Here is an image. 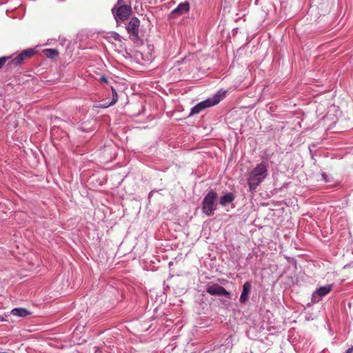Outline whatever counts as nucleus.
<instances>
[{
	"label": "nucleus",
	"mask_w": 353,
	"mask_h": 353,
	"mask_svg": "<svg viewBox=\"0 0 353 353\" xmlns=\"http://www.w3.org/2000/svg\"><path fill=\"white\" fill-rule=\"evenodd\" d=\"M267 175V165L264 163L258 164L248 176V183L250 191H254Z\"/></svg>",
	"instance_id": "f257e3e1"
},
{
	"label": "nucleus",
	"mask_w": 353,
	"mask_h": 353,
	"mask_svg": "<svg viewBox=\"0 0 353 353\" xmlns=\"http://www.w3.org/2000/svg\"><path fill=\"white\" fill-rule=\"evenodd\" d=\"M224 97L225 93L218 92L212 98H209L194 106L191 110L190 114H198L207 108L218 104Z\"/></svg>",
	"instance_id": "f03ea898"
},
{
	"label": "nucleus",
	"mask_w": 353,
	"mask_h": 353,
	"mask_svg": "<svg viewBox=\"0 0 353 353\" xmlns=\"http://www.w3.org/2000/svg\"><path fill=\"white\" fill-rule=\"evenodd\" d=\"M217 197V194L214 190H210L204 197L203 201L202 211L207 216L214 214L215 210L214 201Z\"/></svg>",
	"instance_id": "7ed1b4c3"
},
{
	"label": "nucleus",
	"mask_w": 353,
	"mask_h": 353,
	"mask_svg": "<svg viewBox=\"0 0 353 353\" xmlns=\"http://www.w3.org/2000/svg\"><path fill=\"white\" fill-rule=\"evenodd\" d=\"M121 1L122 0H119L112 11L117 20L124 21L131 14L132 8L130 5L121 4Z\"/></svg>",
	"instance_id": "20e7f679"
},
{
	"label": "nucleus",
	"mask_w": 353,
	"mask_h": 353,
	"mask_svg": "<svg viewBox=\"0 0 353 353\" xmlns=\"http://www.w3.org/2000/svg\"><path fill=\"white\" fill-rule=\"evenodd\" d=\"M139 19L136 17H132L127 26V31L130 34V36L133 37L134 39H139Z\"/></svg>",
	"instance_id": "39448f33"
},
{
	"label": "nucleus",
	"mask_w": 353,
	"mask_h": 353,
	"mask_svg": "<svg viewBox=\"0 0 353 353\" xmlns=\"http://www.w3.org/2000/svg\"><path fill=\"white\" fill-rule=\"evenodd\" d=\"M35 54V51L33 49H28L23 50L21 53L18 54L14 59H13L8 65H11L14 64L15 65H20L24 61L30 59Z\"/></svg>",
	"instance_id": "423d86ee"
},
{
	"label": "nucleus",
	"mask_w": 353,
	"mask_h": 353,
	"mask_svg": "<svg viewBox=\"0 0 353 353\" xmlns=\"http://www.w3.org/2000/svg\"><path fill=\"white\" fill-rule=\"evenodd\" d=\"M206 292L211 295H217V296H230V292H228L223 287L214 284L211 286H209Z\"/></svg>",
	"instance_id": "0eeeda50"
},
{
	"label": "nucleus",
	"mask_w": 353,
	"mask_h": 353,
	"mask_svg": "<svg viewBox=\"0 0 353 353\" xmlns=\"http://www.w3.org/2000/svg\"><path fill=\"white\" fill-rule=\"evenodd\" d=\"M332 289V285H327L325 286L320 287L316 292L312 294V301L313 302L319 301L320 299L327 294Z\"/></svg>",
	"instance_id": "6e6552de"
},
{
	"label": "nucleus",
	"mask_w": 353,
	"mask_h": 353,
	"mask_svg": "<svg viewBox=\"0 0 353 353\" xmlns=\"http://www.w3.org/2000/svg\"><path fill=\"white\" fill-rule=\"evenodd\" d=\"M190 10V3L188 1L181 3L178 6L172 11V14L179 16L182 15Z\"/></svg>",
	"instance_id": "1a4fd4ad"
},
{
	"label": "nucleus",
	"mask_w": 353,
	"mask_h": 353,
	"mask_svg": "<svg viewBox=\"0 0 353 353\" xmlns=\"http://www.w3.org/2000/svg\"><path fill=\"white\" fill-rule=\"evenodd\" d=\"M251 283L248 281L245 282L243 285V291L241 292L239 301L243 303L248 301V295L251 290Z\"/></svg>",
	"instance_id": "9d476101"
},
{
	"label": "nucleus",
	"mask_w": 353,
	"mask_h": 353,
	"mask_svg": "<svg viewBox=\"0 0 353 353\" xmlns=\"http://www.w3.org/2000/svg\"><path fill=\"white\" fill-rule=\"evenodd\" d=\"M235 199V196L234 195L230 192V193H227L226 194L222 196L220 199V204L221 205H227L228 203H232Z\"/></svg>",
	"instance_id": "9b49d317"
},
{
	"label": "nucleus",
	"mask_w": 353,
	"mask_h": 353,
	"mask_svg": "<svg viewBox=\"0 0 353 353\" xmlns=\"http://www.w3.org/2000/svg\"><path fill=\"white\" fill-rule=\"evenodd\" d=\"M11 314L14 316L25 317L30 314V312L25 308H14L12 310Z\"/></svg>",
	"instance_id": "f8f14e48"
},
{
	"label": "nucleus",
	"mask_w": 353,
	"mask_h": 353,
	"mask_svg": "<svg viewBox=\"0 0 353 353\" xmlns=\"http://www.w3.org/2000/svg\"><path fill=\"white\" fill-rule=\"evenodd\" d=\"M43 52L47 57L50 59H54L59 54V52L55 49H45L43 50Z\"/></svg>",
	"instance_id": "ddd939ff"
},
{
	"label": "nucleus",
	"mask_w": 353,
	"mask_h": 353,
	"mask_svg": "<svg viewBox=\"0 0 353 353\" xmlns=\"http://www.w3.org/2000/svg\"><path fill=\"white\" fill-rule=\"evenodd\" d=\"M112 90L113 99H112V101L110 103L109 105H114L118 100V96H117V93L116 90L113 88H112Z\"/></svg>",
	"instance_id": "4468645a"
},
{
	"label": "nucleus",
	"mask_w": 353,
	"mask_h": 353,
	"mask_svg": "<svg viewBox=\"0 0 353 353\" xmlns=\"http://www.w3.org/2000/svg\"><path fill=\"white\" fill-rule=\"evenodd\" d=\"M9 59V57H0V69L3 67V65L6 63V61Z\"/></svg>",
	"instance_id": "2eb2a0df"
},
{
	"label": "nucleus",
	"mask_w": 353,
	"mask_h": 353,
	"mask_svg": "<svg viewBox=\"0 0 353 353\" xmlns=\"http://www.w3.org/2000/svg\"><path fill=\"white\" fill-rule=\"evenodd\" d=\"M101 81L102 82H105V83H107V82H108V79H107V78H106V77H103V76L101 77Z\"/></svg>",
	"instance_id": "dca6fc26"
}]
</instances>
